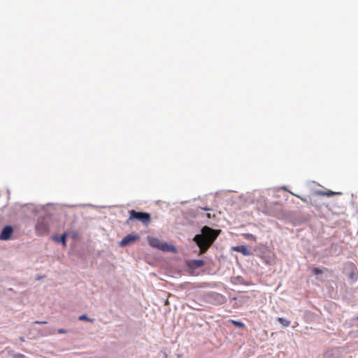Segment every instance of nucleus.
<instances>
[{"label": "nucleus", "instance_id": "1", "mask_svg": "<svg viewBox=\"0 0 358 358\" xmlns=\"http://www.w3.org/2000/svg\"><path fill=\"white\" fill-rule=\"evenodd\" d=\"M220 231L215 230L208 226L201 229V234H196L193 241L199 248L200 254L206 252L217 238Z\"/></svg>", "mask_w": 358, "mask_h": 358}, {"label": "nucleus", "instance_id": "2", "mask_svg": "<svg viewBox=\"0 0 358 358\" xmlns=\"http://www.w3.org/2000/svg\"><path fill=\"white\" fill-rule=\"evenodd\" d=\"M129 213V217L127 221V223H129L131 220H137L147 226L151 221L150 215L148 213L137 212L135 210H131Z\"/></svg>", "mask_w": 358, "mask_h": 358}, {"label": "nucleus", "instance_id": "3", "mask_svg": "<svg viewBox=\"0 0 358 358\" xmlns=\"http://www.w3.org/2000/svg\"><path fill=\"white\" fill-rule=\"evenodd\" d=\"M148 241L150 246L158 248L162 251L173 252L176 250L173 245H169L165 242L161 241L157 238L148 237Z\"/></svg>", "mask_w": 358, "mask_h": 358}, {"label": "nucleus", "instance_id": "4", "mask_svg": "<svg viewBox=\"0 0 358 358\" xmlns=\"http://www.w3.org/2000/svg\"><path fill=\"white\" fill-rule=\"evenodd\" d=\"M35 229L38 236H45L49 233L48 224L43 218L37 221Z\"/></svg>", "mask_w": 358, "mask_h": 358}, {"label": "nucleus", "instance_id": "5", "mask_svg": "<svg viewBox=\"0 0 358 358\" xmlns=\"http://www.w3.org/2000/svg\"><path fill=\"white\" fill-rule=\"evenodd\" d=\"M140 238V236L137 234H130L124 237L122 241L119 243L120 247H124L127 245L134 243L136 241Z\"/></svg>", "mask_w": 358, "mask_h": 358}, {"label": "nucleus", "instance_id": "6", "mask_svg": "<svg viewBox=\"0 0 358 358\" xmlns=\"http://www.w3.org/2000/svg\"><path fill=\"white\" fill-rule=\"evenodd\" d=\"M13 232V229L11 226H6L5 227H3L0 234V239L2 241L9 240L11 237Z\"/></svg>", "mask_w": 358, "mask_h": 358}, {"label": "nucleus", "instance_id": "7", "mask_svg": "<svg viewBox=\"0 0 358 358\" xmlns=\"http://www.w3.org/2000/svg\"><path fill=\"white\" fill-rule=\"evenodd\" d=\"M233 250L234 251L241 252L243 255L249 256L251 255L250 251L248 250V248L245 245H238L234 247Z\"/></svg>", "mask_w": 358, "mask_h": 358}, {"label": "nucleus", "instance_id": "8", "mask_svg": "<svg viewBox=\"0 0 358 358\" xmlns=\"http://www.w3.org/2000/svg\"><path fill=\"white\" fill-rule=\"evenodd\" d=\"M341 193L340 192H333V191H331V190H327V191H317L316 192V194L317 195H319V196H334L336 194H340Z\"/></svg>", "mask_w": 358, "mask_h": 358}, {"label": "nucleus", "instance_id": "9", "mask_svg": "<svg viewBox=\"0 0 358 358\" xmlns=\"http://www.w3.org/2000/svg\"><path fill=\"white\" fill-rule=\"evenodd\" d=\"M205 262L203 260L201 259H195L192 260L189 263V265L193 268H200L202 267L204 265Z\"/></svg>", "mask_w": 358, "mask_h": 358}, {"label": "nucleus", "instance_id": "10", "mask_svg": "<svg viewBox=\"0 0 358 358\" xmlns=\"http://www.w3.org/2000/svg\"><path fill=\"white\" fill-rule=\"evenodd\" d=\"M66 237L67 234L66 233H64L59 238H55V240L57 242H62L64 246H66Z\"/></svg>", "mask_w": 358, "mask_h": 358}, {"label": "nucleus", "instance_id": "11", "mask_svg": "<svg viewBox=\"0 0 358 358\" xmlns=\"http://www.w3.org/2000/svg\"><path fill=\"white\" fill-rule=\"evenodd\" d=\"M277 320L279 322V323H280L283 327H288L289 326L290 324V321L286 320V319H284L282 317H278L277 319Z\"/></svg>", "mask_w": 358, "mask_h": 358}, {"label": "nucleus", "instance_id": "12", "mask_svg": "<svg viewBox=\"0 0 358 358\" xmlns=\"http://www.w3.org/2000/svg\"><path fill=\"white\" fill-rule=\"evenodd\" d=\"M229 322L238 328H244L245 327V324L242 322L236 321L234 320H230Z\"/></svg>", "mask_w": 358, "mask_h": 358}, {"label": "nucleus", "instance_id": "13", "mask_svg": "<svg viewBox=\"0 0 358 358\" xmlns=\"http://www.w3.org/2000/svg\"><path fill=\"white\" fill-rule=\"evenodd\" d=\"M79 320H85V321H88V322H92L94 321L93 319L89 318L86 315H80Z\"/></svg>", "mask_w": 358, "mask_h": 358}, {"label": "nucleus", "instance_id": "14", "mask_svg": "<svg viewBox=\"0 0 358 358\" xmlns=\"http://www.w3.org/2000/svg\"><path fill=\"white\" fill-rule=\"evenodd\" d=\"M313 274L315 275H320L322 273V271L318 268H313L312 270Z\"/></svg>", "mask_w": 358, "mask_h": 358}, {"label": "nucleus", "instance_id": "15", "mask_svg": "<svg viewBox=\"0 0 358 358\" xmlns=\"http://www.w3.org/2000/svg\"><path fill=\"white\" fill-rule=\"evenodd\" d=\"M243 236L248 239H255V237L252 234H244Z\"/></svg>", "mask_w": 358, "mask_h": 358}, {"label": "nucleus", "instance_id": "16", "mask_svg": "<svg viewBox=\"0 0 358 358\" xmlns=\"http://www.w3.org/2000/svg\"><path fill=\"white\" fill-rule=\"evenodd\" d=\"M14 358H27L25 357V355H22V354H16L13 356Z\"/></svg>", "mask_w": 358, "mask_h": 358}, {"label": "nucleus", "instance_id": "17", "mask_svg": "<svg viewBox=\"0 0 358 358\" xmlns=\"http://www.w3.org/2000/svg\"><path fill=\"white\" fill-rule=\"evenodd\" d=\"M292 194L294 195L295 196L299 198L300 199H301L302 201H305V199H303V198H301L300 196L297 195V194H293L292 192H290Z\"/></svg>", "mask_w": 358, "mask_h": 358}, {"label": "nucleus", "instance_id": "18", "mask_svg": "<svg viewBox=\"0 0 358 358\" xmlns=\"http://www.w3.org/2000/svg\"><path fill=\"white\" fill-rule=\"evenodd\" d=\"M35 323H37V324H46L47 322H45V321H42V322L36 321Z\"/></svg>", "mask_w": 358, "mask_h": 358}, {"label": "nucleus", "instance_id": "19", "mask_svg": "<svg viewBox=\"0 0 358 358\" xmlns=\"http://www.w3.org/2000/svg\"><path fill=\"white\" fill-rule=\"evenodd\" d=\"M58 332H59V334H64V333H66V331H65L64 329H59V330L58 331Z\"/></svg>", "mask_w": 358, "mask_h": 358}, {"label": "nucleus", "instance_id": "20", "mask_svg": "<svg viewBox=\"0 0 358 358\" xmlns=\"http://www.w3.org/2000/svg\"><path fill=\"white\" fill-rule=\"evenodd\" d=\"M350 278H353V273H351Z\"/></svg>", "mask_w": 358, "mask_h": 358}, {"label": "nucleus", "instance_id": "21", "mask_svg": "<svg viewBox=\"0 0 358 358\" xmlns=\"http://www.w3.org/2000/svg\"><path fill=\"white\" fill-rule=\"evenodd\" d=\"M357 320H358V316H357Z\"/></svg>", "mask_w": 358, "mask_h": 358}]
</instances>
